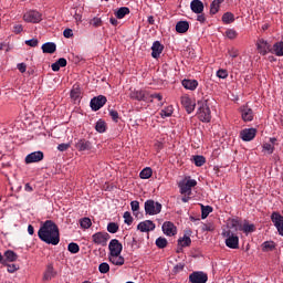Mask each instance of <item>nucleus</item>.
Masks as SVG:
<instances>
[{
  "label": "nucleus",
  "instance_id": "6ab92c4d",
  "mask_svg": "<svg viewBox=\"0 0 283 283\" xmlns=\"http://www.w3.org/2000/svg\"><path fill=\"white\" fill-rule=\"evenodd\" d=\"M181 105H184L188 114H191V112L196 109V103H193L189 96L181 97Z\"/></svg>",
  "mask_w": 283,
  "mask_h": 283
},
{
  "label": "nucleus",
  "instance_id": "ea45409f",
  "mask_svg": "<svg viewBox=\"0 0 283 283\" xmlns=\"http://www.w3.org/2000/svg\"><path fill=\"white\" fill-rule=\"evenodd\" d=\"M151 174H153V170L151 168H144L140 174H139V177L143 179V180H147L149 178H151Z\"/></svg>",
  "mask_w": 283,
  "mask_h": 283
},
{
  "label": "nucleus",
  "instance_id": "7c9ffc66",
  "mask_svg": "<svg viewBox=\"0 0 283 283\" xmlns=\"http://www.w3.org/2000/svg\"><path fill=\"white\" fill-rule=\"evenodd\" d=\"M221 3H224V0H213L212 3L210 4V13L218 14Z\"/></svg>",
  "mask_w": 283,
  "mask_h": 283
},
{
  "label": "nucleus",
  "instance_id": "4468645a",
  "mask_svg": "<svg viewBox=\"0 0 283 283\" xmlns=\"http://www.w3.org/2000/svg\"><path fill=\"white\" fill-rule=\"evenodd\" d=\"M239 111L244 123H251V120H253V109L249 108L248 105L241 106Z\"/></svg>",
  "mask_w": 283,
  "mask_h": 283
},
{
  "label": "nucleus",
  "instance_id": "7ed1b4c3",
  "mask_svg": "<svg viewBox=\"0 0 283 283\" xmlns=\"http://www.w3.org/2000/svg\"><path fill=\"white\" fill-rule=\"evenodd\" d=\"M198 185L196 179H191V177H186L179 182L180 193L186 196H191V189Z\"/></svg>",
  "mask_w": 283,
  "mask_h": 283
},
{
  "label": "nucleus",
  "instance_id": "37998d69",
  "mask_svg": "<svg viewBox=\"0 0 283 283\" xmlns=\"http://www.w3.org/2000/svg\"><path fill=\"white\" fill-rule=\"evenodd\" d=\"M67 251H70V253L75 254V253H78L81 251V248L78 247V243L72 242L67 245Z\"/></svg>",
  "mask_w": 283,
  "mask_h": 283
},
{
  "label": "nucleus",
  "instance_id": "c85d7f7f",
  "mask_svg": "<svg viewBox=\"0 0 283 283\" xmlns=\"http://www.w3.org/2000/svg\"><path fill=\"white\" fill-rule=\"evenodd\" d=\"M189 30V22L187 21H179L176 24V32H178V34H185V32H187Z\"/></svg>",
  "mask_w": 283,
  "mask_h": 283
},
{
  "label": "nucleus",
  "instance_id": "2f4dec72",
  "mask_svg": "<svg viewBox=\"0 0 283 283\" xmlns=\"http://www.w3.org/2000/svg\"><path fill=\"white\" fill-rule=\"evenodd\" d=\"M127 14H129V8L127 7H122L119 8L116 12H115V17L117 19H125V17H127Z\"/></svg>",
  "mask_w": 283,
  "mask_h": 283
},
{
  "label": "nucleus",
  "instance_id": "49530a36",
  "mask_svg": "<svg viewBox=\"0 0 283 283\" xmlns=\"http://www.w3.org/2000/svg\"><path fill=\"white\" fill-rule=\"evenodd\" d=\"M193 163H195L196 167H202V165H205V163H207V160L205 159L203 156H195Z\"/></svg>",
  "mask_w": 283,
  "mask_h": 283
},
{
  "label": "nucleus",
  "instance_id": "1a4fd4ad",
  "mask_svg": "<svg viewBox=\"0 0 283 283\" xmlns=\"http://www.w3.org/2000/svg\"><path fill=\"white\" fill-rule=\"evenodd\" d=\"M108 250H109L108 255L123 253V243L119 242L118 239H112L108 244Z\"/></svg>",
  "mask_w": 283,
  "mask_h": 283
},
{
  "label": "nucleus",
  "instance_id": "c756f323",
  "mask_svg": "<svg viewBox=\"0 0 283 283\" xmlns=\"http://www.w3.org/2000/svg\"><path fill=\"white\" fill-rule=\"evenodd\" d=\"M65 65H67V60H65V57H61L55 63H53L51 67L53 72H59V70H61V67H65Z\"/></svg>",
  "mask_w": 283,
  "mask_h": 283
},
{
  "label": "nucleus",
  "instance_id": "9d476101",
  "mask_svg": "<svg viewBox=\"0 0 283 283\" xmlns=\"http://www.w3.org/2000/svg\"><path fill=\"white\" fill-rule=\"evenodd\" d=\"M258 130L255 128H244L240 132V138L244 140V143H249L255 138Z\"/></svg>",
  "mask_w": 283,
  "mask_h": 283
},
{
  "label": "nucleus",
  "instance_id": "dca6fc26",
  "mask_svg": "<svg viewBox=\"0 0 283 283\" xmlns=\"http://www.w3.org/2000/svg\"><path fill=\"white\" fill-rule=\"evenodd\" d=\"M41 160H43V151L41 150L31 153L25 157L27 165H31L32 163H41Z\"/></svg>",
  "mask_w": 283,
  "mask_h": 283
},
{
  "label": "nucleus",
  "instance_id": "ddd939ff",
  "mask_svg": "<svg viewBox=\"0 0 283 283\" xmlns=\"http://www.w3.org/2000/svg\"><path fill=\"white\" fill-rule=\"evenodd\" d=\"M209 276L205 272H193L189 275V282L191 283H207Z\"/></svg>",
  "mask_w": 283,
  "mask_h": 283
},
{
  "label": "nucleus",
  "instance_id": "13d9d810",
  "mask_svg": "<svg viewBox=\"0 0 283 283\" xmlns=\"http://www.w3.org/2000/svg\"><path fill=\"white\" fill-rule=\"evenodd\" d=\"M78 96H81V91L78 88H73L71 91V98H74V101H76Z\"/></svg>",
  "mask_w": 283,
  "mask_h": 283
},
{
  "label": "nucleus",
  "instance_id": "e433bc0d",
  "mask_svg": "<svg viewBox=\"0 0 283 283\" xmlns=\"http://www.w3.org/2000/svg\"><path fill=\"white\" fill-rule=\"evenodd\" d=\"M179 247H190L191 245V238L187 234L184 235V238H180L178 240Z\"/></svg>",
  "mask_w": 283,
  "mask_h": 283
},
{
  "label": "nucleus",
  "instance_id": "9b49d317",
  "mask_svg": "<svg viewBox=\"0 0 283 283\" xmlns=\"http://www.w3.org/2000/svg\"><path fill=\"white\" fill-rule=\"evenodd\" d=\"M271 220H272L274 227H276L279 234L283 237V217H282V214H280L279 212H273L271 216Z\"/></svg>",
  "mask_w": 283,
  "mask_h": 283
},
{
  "label": "nucleus",
  "instance_id": "c9c22d12",
  "mask_svg": "<svg viewBox=\"0 0 283 283\" xmlns=\"http://www.w3.org/2000/svg\"><path fill=\"white\" fill-rule=\"evenodd\" d=\"M222 21H223V23H226V24L233 23V22L235 21V17H234L233 13H231V12H226V13L222 15Z\"/></svg>",
  "mask_w": 283,
  "mask_h": 283
},
{
  "label": "nucleus",
  "instance_id": "412c9836",
  "mask_svg": "<svg viewBox=\"0 0 283 283\" xmlns=\"http://www.w3.org/2000/svg\"><path fill=\"white\" fill-rule=\"evenodd\" d=\"M190 8L195 14H202L205 10V4L200 0H192L190 3Z\"/></svg>",
  "mask_w": 283,
  "mask_h": 283
},
{
  "label": "nucleus",
  "instance_id": "3c124183",
  "mask_svg": "<svg viewBox=\"0 0 283 283\" xmlns=\"http://www.w3.org/2000/svg\"><path fill=\"white\" fill-rule=\"evenodd\" d=\"M124 222L125 224H132V222H134V218L132 217V213L126 211L124 212Z\"/></svg>",
  "mask_w": 283,
  "mask_h": 283
},
{
  "label": "nucleus",
  "instance_id": "f8f14e48",
  "mask_svg": "<svg viewBox=\"0 0 283 283\" xmlns=\"http://www.w3.org/2000/svg\"><path fill=\"white\" fill-rule=\"evenodd\" d=\"M105 103H107V97L98 95L97 97L91 99V107L94 112H98V109H101Z\"/></svg>",
  "mask_w": 283,
  "mask_h": 283
},
{
  "label": "nucleus",
  "instance_id": "a211bd4d",
  "mask_svg": "<svg viewBox=\"0 0 283 283\" xmlns=\"http://www.w3.org/2000/svg\"><path fill=\"white\" fill-rule=\"evenodd\" d=\"M163 232L165 233V235H176V233H178V230L176 228V226L171 222V221H166L163 224Z\"/></svg>",
  "mask_w": 283,
  "mask_h": 283
},
{
  "label": "nucleus",
  "instance_id": "774afa93",
  "mask_svg": "<svg viewBox=\"0 0 283 283\" xmlns=\"http://www.w3.org/2000/svg\"><path fill=\"white\" fill-rule=\"evenodd\" d=\"M18 70L21 72V74L25 73L27 66L25 63L18 64Z\"/></svg>",
  "mask_w": 283,
  "mask_h": 283
},
{
  "label": "nucleus",
  "instance_id": "338daca9",
  "mask_svg": "<svg viewBox=\"0 0 283 283\" xmlns=\"http://www.w3.org/2000/svg\"><path fill=\"white\" fill-rule=\"evenodd\" d=\"M75 23L78 25V23H83V15L80 13L74 14Z\"/></svg>",
  "mask_w": 283,
  "mask_h": 283
},
{
  "label": "nucleus",
  "instance_id": "393cba45",
  "mask_svg": "<svg viewBox=\"0 0 283 283\" xmlns=\"http://www.w3.org/2000/svg\"><path fill=\"white\" fill-rule=\"evenodd\" d=\"M55 276H56V272L54 271V266L52 264H49L43 274V282H50V280H52V277H55Z\"/></svg>",
  "mask_w": 283,
  "mask_h": 283
},
{
  "label": "nucleus",
  "instance_id": "c03bdc74",
  "mask_svg": "<svg viewBox=\"0 0 283 283\" xmlns=\"http://www.w3.org/2000/svg\"><path fill=\"white\" fill-rule=\"evenodd\" d=\"M90 25L93 28H101V25H103V20L98 17H95L90 21Z\"/></svg>",
  "mask_w": 283,
  "mask_h": 283
},
{
  "label": "nucleus",
  "instance_id": "f257e3e1",
  "mask_svg": "<svg viewBox=\"0 0 283 283\" xmlns=\"http://www.w3.org/2000/svg\"><path fill=\"white\" fill-rule=\"evenodd\" d=\"M38 235L42 242L53 244V247H56V244L61 242L59 227L51 220L44 222V224L40 228Z\"/></svg>",
  "mask_w": 283,
  "mask_h": 283
},
{
  "label": "nucleus",
  "instance_id": "f3484780",
  "mask_svg": "<svg viewBox=\"0 0 283 283\" xmlns=\"http://www.w3.org/2000/svg\"><path fill=\"white\" fill-rule=\"evenodd\" d=\"M130 98L135 101H144L145 103L149 102V92L147 91H134L130 93Z\"/></svg>",
  "mask_w": 283,
  "mask_h": 283
},
{
  "label": "nucleus",
  "instance_id": "603ef678",
  "mask_svg": "<svg viewBox=\"0 0 283 283\" xmlns=\"http://www.w3.org/2000/svg\"><path fill=\"white\" fill-rule=\"evenodd\" d=\"M226 36L228 39H231V40L237 39L238 38V31H235L233 29L227 30L226 31Z\"/></svg>",
  "mask_w": 283,
  "mask_h": 283
},
{
  "label": "nucleus",
  "instance_id": "cd10ccee",
  "mask_svg": "<svg viewBox=\"0 0 283 283\" xmlns=\"http://www.w3.org/2000/svg\"><path fill=\"white\" fill-rule=\"evenodd\" d=\"M181 85L185 87V90H190L193 92L198 87V81L196 80H184L181 82Z\"/></svg>",
  "mask_w": 283,
  "mask_h": 283
},
{
  "label": "nucleus",
  "instance_id": "5fc2aeb1",
  "mask_svg": "<svg viewBox=\"0 0 283 283\" xmlns=\"http://www.w3.org/2000/svg\"><path fill=\"white\" fill-rule=\"evenodd\" d=\"M7 271L8 273H17V271H19V266L17 264H8Z\"/></svg>",
  "mask_w": 283,
  "mask_h": 283
},
{
  "label": "nucleus",
  "instance_id": "69168bd1",
  "mask_svg": "<svg viewBox=\"0 0 283 283\" xmlns=\"http://www.w3.org/2000/svg\"><path fill=\"white\" fill-rule=\"evenodd\" d=\"M59 151H67V149H70V145L69 144H60L57 146Z\"/></svg>",
  "mask_w": 283,
  "mask_h": 283
},
{
  "label": "nucleus",
  "instance_id": "6e6552de",
  "mask_svg": "<svg viewBox=\"0 0 283 283\" xmlns=\"http://www.w3.org/2000/svg\"><path fill=\"white\" fill-rule=\"evenodd\" d=\"M23 21H25V23H41L43 17L39 11H28L23 15Z\"/></svg>",
  "mask_w": 283,
  "mask_h": 283
},
{
  "label": "nucleus",
  "instance_id": "4d7b16f0",
  "mask_svg": "<svg viewBox=\"0 0 283 283\" xmlns=\"http://www.w3.org/2000/svg\"><path fill=\"white\" fill-rule=\"evenodd\" d=\"M217 76L218 78H227V76H229V72H227V70H219L217 71Z\"/></svg>",
  "mask_w": 283,
  "mask_h": 283
},
{
  "label": "nucleus",
  "instance_id": "864d4df0",
  "mask_svg": "<svg viewBox=\"0 0 283 283\" xmlns=\"http://www.w3.org/2000/svg\"><path fill=\"white\" fill-rule=\"evenodd\" d=\"M153 98H156L157 101H163V95H160V93H155V94L148 93V101H150V103H154Z\"/></svg>",
  "mask_w": 283,
  "mask_h": 283
},
{
  "label": "nucleus",
  "instance_id": "20e7f679",
  "mask_svg": "<svg viewBox=\"0 0 283 283\" xmlns=\"http://www.w3.org/2000/svg\"><path fill=\"white\" fill-rule=\"evenodd\" d=\"M222 235L226 238V245L229 249H238L240 247V238L233 234L231 230H223Z\"/></svg>",
  "mask_w": 283,
  "mask_h": 283
},
{
  "label": "nucleus",
  "instance_id": "052dcab7",
  "mask_svg": "<svg viewBox=\"0 0 283 283\" xmlns=\"http://www.w3.org/2000/svg\"><path fill=\"white\" fill-rule=\"evenodd\" d=\"M130 208H132V211L136 212L138 211V209H140V203L138 201H132L130 202Z\"/></svg>",
  "mask_w": 283,
  "mask_h": 283
},
{
  "label": "nucleus",
  "instance_id": "f03ea898",
  "mask_svg": "<svg viewBox=\"0 0 283 283\" xmlns=\"http://www.w3.org/2000/svg\"><path fill=\"white\" fill-rule=\"evenodd\" d=\"M144 209L147 216H158V213L163 211V205H160L158 201L149 199L145 201Z\"/></svg>",
  "mask_w": 283,
  "mask_h": 283
},
{
  "label": "nucleus",
  "instance_id": "8fccbe9b",
  "mask_svg": "<svg viewBox=\"0 0 283 283\" xmlns=\"http://www.w3.org/2000/svg\"><path fill=\"white\" fill-rule=\"evenodd\" d=\"M98 271L99 273H109V264L107 262L101 263Z\"/></svg>",
  "mask_w": 283,
  "mask_h": 283
},
{
  "label": "nucleus",
  "instance_id": "79ce46f5",
  "mask_svg": "<svg viewBox=\"0 0 283 283\" xmlns=\"http://www.w3.org/2000/svg\"><path fill=\"white\" fill-rule=\"evenodd\" d=\"M171 114H174L172 106H168L160 112L161 118H169V116H171Z\"/></svg>",
  "mask_w": 283,
  "mask_h": 283
},
{
  "label": "nucleus",
  "instance_id": "72a5a7b5",
  "mask_svg": "<svg viewBox=\"0 0 283 283\" xmlns=\"http://www.w3.org/2000/svg\"><path fill=\"white\" fill-rule=\"evenodd\" d=\"M4 258L7 260V262H17V253H14V251L12 250H8L4 252Z\"/></svg>",
  "mask_w": 283,
  "mask_h": 283
},
{
  "label": "nucleus",
  "instance_id": "bf43d9fd",
  "mask_svg": "<svg viewBox=\"0 0 283 283\" xmlns=\"http://www.w3.org/2000/svg\"><path fill=\"white\" fill-rule=\"evenodd\" d=\"M63 36H65V39H72V36H74V32L72 31V29H65L63 31Z\"/></svg>",
  "mask_w": 283,
  "mask_h": 283
},
{
  "label": "nucleus",
  "instance_id": "a878e982",
  "mask_svg": "<svg viewBox=\"0 0 283 283\" xmlns=\"http://www.w3.org/2000/svg\"><path fill=\"white\" fill-rule=\"evenodd\" d=\"M42 52L44 54H54L56 52V43L46 42L42 45Z\"/></svg>",
  "mask_w": 283,
  "mask_h": 283
},
{
  "label": "nucleus",
  "instance_id": "0eeeda50",
  "mask_svg": "<svg viewBox=\"0 0 283 283\" xmlns=\"http://www.w3.org/2000/svg\"><path fill=\"white\" fill-rule=\"evenodd\" d=\"M273 45L269 43V41L264 39H260L256 41V50L261 56H266V54H271Z\"/></svg>",
  "mask_w": 283,
  "mask_h": 283
},
{
  "label": "nucleus",
  "instance_id": "680f3d73",
  "mask_svg": "<svg viewBox=\"0 0 283 283\" xmlns=\"http://www.w3.org/2000/svg\"><path fill=\"white\" fill-rule=\"evenodd\" d=\"M229 54L232 59H238V56L240 55V51L238 49H231L229 51Z\"/></svg>",
  "mask_w": 283,
  "mask_h": 283
},
{
  "label": "nucleus",
  "instance_id": "bb28decb",
  "mask_svg": "<svg viewBox=\"0 0 283 283\" xmlns=\"http://www.w3.org/2000/svg\"><path fill=\"white\" fill-rule=\"evenodd\" d=\"M275 56H283V41L276 42L272 45V52Z\"/></svg>",
  "mask_w": 283,
  "mask_h": 283
},
{
  "label": "nucleus",
  "instance_id": "0e129e2a",
  "mask_svg": "<svg viewBox=\"0 0 283 283\" xmlns=\"http://www.w3.org/2000/svg\"><path fill=\"white\" fill-rule=\"evenodd\" d=\"M13 32H14V34H21V33L23 32V25H21V24H15V25L13 27Z\"/></svg>",
  "mask_w": 283,
  "mask_h": 283
},
{
  "label": "nucleus",
  "instance_id": "4be33fe9",
  "mask_svg": "<svg viewBox=\"0 0 283 283\" xmlns=\"http://www.w3.org/2000/svg\"><path fill=\"white\" fill-rule=\"evenodd\" d=\"M151 50H153L151 52L153 59H158L160 54H163V50H165V46H163V44L156 41L153 43Z\"/></svg>",
  "mask_w": 283,
  "mask_h": 283
},
{
  "label": "nucleus",
  "instance_id": "4c0bfd02",
  "mask_svg": "<svg viewBox=\"0 0 283 283\" xmlns=\"http://www.w3.org/2000/svg\"><path fill=\"white\" fill-rule=\"evenodd\" d=\"M80 227L82 229H90L92 227V219L84 217L80 220Z\"/></svg>",
  "mask_w": 283,
  "mask_h": 283
},
{
  "label": "nucleus",
  "instance_id": "b1692460",
  "mask_svg": "<svg viewBox=\"0 0 283 283\" xmlns=\"http://www.w3.org/2000/svg\"><path fill=\"white\" fill-rule=\"evenodd\" d=\"M75 147H76V149H78V151H90V149H92V143H90L85 139H80L75 144Z\"/></svg>",
  "mask_w": 283,
  "mask_h": 283
},
{
  "label": "nucleus",
  "instance_id": "aec40b11",
  "mask_svg": "<svg viewBox=\"0 0 283 283\" xmlns=\"http://www.w3.org/2000/svg\"><path fill=\"white\" fill-rule=\"evenodd\" d=\"M108 261L114 264V266H123L125 264V258L118 254H108Z\"/></svg>",
  "mask_w": 283,
  "mask_h": 283
},
{
  "label": "nucleus",
  "instance_id": "5701e85b",
  "mask_svg": "<svg viewBox=\"0 0 283 283\" xmlns=\"http://www.w3.org/2000/svg\"><path fill=\"white\" fill-rule=\"evenodd\" d=\"M229 229H234V231H244V222L237 219H230L228 222Z\"/></svg>",
  "mask_w": 283,
  "mask_h": 283
},
{
  "label": "nucleus",
  "instance_id": "39448f33",
  "mask_svg": "<svg viewBox=\"0 0 283 283\" xmlns=\"http://www.w3.org/2000/svg\"><path fill=\"white\" fill-rule=\"evenodd\" d=\"M198 116L202 123H209L211 120V109L207 105V102H198Z\"/></svg>",
  "mask_w": 283,
  "mask_h": 283
},
{
  "label": "nucleus",
  "instance_id": "58836bf2",
  "mask_svg": "<svg viewBox=\"0 0 283 283\" xmlns=\"http://www.w3.org/2000/svg\"><path fill=\"white\" fill-rule=\"evenodd\" d=\"M213 211V208L210 206H201V218L202 220L207 219L209 217V213Z\"/></svg>",
  "mask_w": 283,
  "mask_h": 283
},
{
  "label": "nucleus",
  "instance_id": "de8ad7c7",
  "mask_svg": "<svg viewBox=\"0 0 283 283\" xmlns=\"http://www.w3.org/2000/svg\"><path fill=\"white\" fill-rule=\"evenodd\" d=\"M262 147H263V151H264L265 154H269V155L273 154V151H274V149H275V147L273 146V144H269V143L263 144Z\"/></svg>",
  "mask_w": 283,
  "mask_h": 283
},
{
  "label": "nucleus",
  "instance_id": "473e14b6",
  "mask_svg": "<svg viewBox=\"0 0 283 283\" xmlns=\"http://www.w3.org/2000/svg\"><path fill=\"white\" fill-rule=\"evenodd\" d=\"M255 231V226L253 223H249L248 221H243V233L249 235V233H253Z\"/></svg>",
  "mask_w": 283,
  "mask_h": 283
},
{
  "label": "nucleus",
  "instance_id": "f704fd0d",
  "mask_svg": "<svg viewBox=\"0 0 283 283\" xmlns=\"http://www.w3.org/2000/svg\"><path fill=\"white\" fill-rule=\"evenodd\" d=\"M275 249V242L273 241H265L262 243V251L265 253L269 251H273Z\"/></svg>",
  "mask_w": 283,
  "mask_h": 283
},
{
  "label": "nucleus",
  "instance_id": "09e8293b",
  "mask_svg": "<svg viewBox=\"0 0 283 283\" xmlns=\"http://www.w3.org/2000/svg\"><path fill=\"white\" fill-rule=\"evenodd\" d=\"M156 247H158V249H165V247H167V239L159 237L156 240Z\"/></svg>",
  "mask_w": 283,
  "mask_h": 283
},
{
  "label": "nucleus",
  "instance_id": "a18cd8bd",
  "mask_svg": "<svg viewBox=\"0 0 283 283\" xmlns=\"http://www.w3.org/2000/svg\"><path fill=\"white\" fill-rule=\"evenodd\" d=\"M107 231H108V233H118V223L109 222L107 224Z\"/></svg>",
  "mask_w": 283,
  "mask_h": 283
},
{
  "label": "nucleus",
  "instance_id": "a19ab883",
  "mask_svg": "<svg viewBox=\"0 0 283 283\" xmlns=\"http://www.w3.org/2000/svg\"><path fill=\"white\" fill-rule=\"evenodd\" d=\"M95 129L98 132V134H104V132L107 129V126L103 119H99L95 125Z\"/></svg>",
  "mask_w": 283,
  "mask_h": 283
},
{
  "label": "nucleus",
  "instance_id": "e2e57ef3",
  "mask_svg": "<svg viewBox=\"0 0 283 283\" xmlns=\"http://www.w3.org/2000/svg\"><path fill=\"white\" fill-rule=\"evenodd\" d=\"M109 116L112 117V119H113L115 123H118V112L112 109V111H109Z\"/></svg>",
  "mask_w": 283,
  "mask_h": 283
},
{
  "label": "nucleus",
  "instance_id": "2eb2a0df",
  "mask_svg": "<svg viewBox=\"0 0 283 283\" xmlns=\"http://www.w3.org/2000/svg\"><path fill=\"white\" fill-rule=\"evenodd\" d=\"M138 231H142V233H148V231H154L156 229V223L151 220H146L140 222L137 226Z\"/></svg>",
  "mask_w": 283,
  "mask_h": 283
},
{
  "label": "nucleus",
  "instance_id": "423d86ee",
  "mask_svg": "<svg viewBox=\"0 0 283 283\" xmlns=\"http://www.w3.org/2000/svg\"><path fill=\"white\" fill-rule=\"evenodd\" d=\"M108 241L109 233L107 232H96L92 235L93 244H97L98 247H107Z\"/></svg>",
  "mask_w": 283,
  "mask_h": 283
},
{
  "label": "nucleus",
  "instance_id": "6e6d98bb",
  "mask_svg": "<svg viewBox=\"0 0 283 283\" xmlns=\"http://www.w3.org/2000/svg\"><path fill=\"white\" fill-rule=\"evenodd\" d=\"M25 45H29L30 48H36V45H39V40L38 39L27 40Z\"/></svg>",
  "mask_w": 283,
  "mask_h": 283
}]
</instances>
